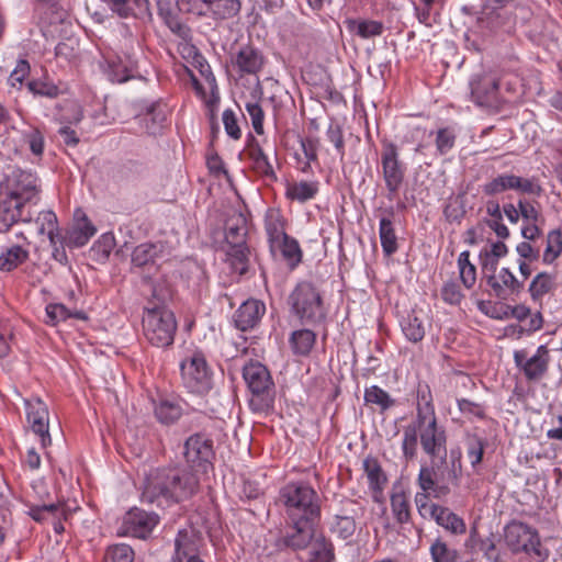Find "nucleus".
Segmentation results:
<instances>
[{
    "instance_id": "nucleus-1",
    "label": "nucleus",
    "mask_w": 562,
    "mask_h": 562,
    "mask_svg": "<svg viewBox=\"0 0 562 562\" xmlns=\"http://www.w3.org/2000/svg\"><path fill=\"white\" fill-rule=\"evenodd\" d=\"M41 182L35 172L12 168L0 182V223L9 229L19 222H31L29 206L37 204Z\"/></svg>"
},
{
    "instance_id": "nucleus-2",
    "label": "nucleus",
    "mask_w": 562,
    "mask_h": 562,
    "mask_svg": "<svg viewBox=\"0 0 562 562\" xmlns=\"http://www.w3.org/2000/svg\"><path fill=\"white\" fill-rule=\"evenodd\" d=\"M199 487V474L189 468L157 469L145 481L142 501L158 507H169L191 498Z\"/></svg>"
},
{
    "instance_id": "nucleus-3",
    "label": "nucleus",
    "mask_w": 562,
    "mask_h": 562,
    "mask_svg": "<svg viewBox=\"0 0 562 562\" xmlns=\"http://www.w3.org/2000/svg\"><path fill=\"white\" fill-rule=\"evenodd\" d=\"M291 313L301 324L317 327L325 323L327 311L319 289L310 281L299 282L289 295Z\"/></svg>"
},
{
    "instance_id": "nucleus-4",
    "label": "nucleus",
    "mask_w": 562,
    "mask_h": 562,
    "mask_svg": "<svg viewBox=\"0 0 562 562\" xmlns=\"http://www.w3.org/2000/svg\"><path fill=\"white\" fill-rule=\"evenodd\" d=\"M280 501L288 519H319L321 499L317 492L305 482H290L280 490Z\"/></svg>"
},
{
    "instance_id": "nucleus-5",
    "label": "nucleus",
    "mask_w": 562,
    "mask_h": 562,
    "mask_svg": "<svg viewBox=\"0 0 562 562\" xmlns=\"http://www.w3.org/2000/svg\"><path fill=\"white\" fill-rule=\"evenodd\" d=\"M416 425L423 451L432 460L447 458V431L438 424L435 408L430 403L417 407Z\"/></svg>"
},
{
    "instance_id": "nucleus-6",
    "label": "nucleus",
    "mask_w": 562,
    "mask_h": 562,
    "mask_svg": "<svg viewBox=\"0 0 562 562\" xmlns=\"http://www.w3.org/2000/svg\"><path fill=\"white\" fill-rule=\"evenodd\" d=\"M243 378L251 394L249 406L252 412L266 413L273 407L274 383L266 366L250 361L243 369Z\"/></svg>"
},
{
    "instance_id": "nucleus-7",
    "label": "nucleus",
    "mask_w": 562,
    "mask_h": 562,
    "mask_svg": "<svg viewBox=\"0 0 562 562\" xmlns=\"http://www.w3.org/2000/svg\"><path fill=\"white\" fill-rule=\"evenodd\" d=\"M142 325L144 337L151 346L167 348L173 344L178 324L170 310L164 306L145 307Z\"/></svg>"
},
{
    "instance_id": "nucleus-8",
    "label": "nucleus",
    "mask_w": 562,
    "mask_h": 562,
    "mask_svg": "<svg viewBox=\"0 0 562 562\" xmlns=\"http://www.w3.org/2000/svg\"><path fill=\"white\" fill-rule=\"evenodd\" d=\"M504 540L514 554L525 553L538 561H544L549 557L548 549L541 546L538 531L527 524L520 521L508 524L504 529Z\"/></svg>"
},
{
    "instance_id": "nucleus-9",
    "label": "nucleus",
    "mask_w": 562,
    "mask_h": 562,
    "mask_svg": "<svg viewBox=\"0 0 562 562\" xmlns=\"http://www.w3.org/2000/svg\"><path fill=\"white\" fill-rule=\"evenodd\" d=\"M183 386L193 394L205 395L213 387V372L201 351L187 356L180 363Z\"/></svg>"
},
{
    "instance_id": "nucleus-10",
    "label": "nucleus",
    "mask_w": 562,
    "mask_h": 562,
    "mask_svg": "<svg viewBox=\"0 0 562 562\" xmlns=\"http://www.w3.org/2000/svg\"><path fill=\"white\" fill-rule=\"evenodd\" d=\"M381 166L387 198L393 200L401 189L406 173V166L400 158L398 147L393 142H382Z\"/></svg>"
},
{
    "instance_id": "nucleus-11",
    "label": "nucleus",
    "mask_w": 562,
    "mask_h": 562,
    "mask_svg": "<svg viewBox=\"0 0 562 562\" xmlns=\"http://www.w3.org/2000/svg\"><path fill=\"white\" fill-rule=\"evenodd\" d=\"M214 456L213 440L205 434H193L184 441V460L196 474L206 473L213 467Z\"/></svg>"
},
{
    "instance_id": "nucleus-12",
    "label": "nucleus",
    "mask_w": 562,
    "mask_h": 562,
    "mask_svg": "<svg viewBox=\"0 0 562 562\" xmlns=\"http://www.w3.org/2000/svg\"><path fill=\"white\" fill-rule=\"evenodd\" d=\"M288 529L276 540L279 550L290 549L293 551L305 550L314 539V522L317 519H288Z\"/></svg>"
},
{
    "instance_id": "nucleus-13",
    "label": "nucleus",
    "mask_w": 562,
    "mask_h": 562,
    "mask_svg": "<svg viewBox=\"0 0 562 562\" xmlns=\"http://www.w3.org/2000/svg\"><path fill=\"white\" fill-rule=\"evenodd\" d=\"M24 406L30 429L38 438L41 448L45 450L52 445L48 407L37 396L24 400Z\"/></svg>"
},
{
    "instance_id": "nucleus-14",
    "label": "nucleus",
    "mask_w": 562,
    "mask_h": 562,
    "mask_svg": "<svg viewBox=\"0 0 562 562\" xmlns=\"http://www.w3.org/2000/svg\"><path fill=\"white\" fill-rule=\"evenodd\" d=\"M363 514L364 508L359 502L342 501L339 512L333 517L330 531L342 540L352 538L357 530V519H360Z\"/></svg>"
},
{
    "instance_id": "nucleus-15",
    "label": "nucleus",
    "mask_w": 562,
    "mask_h": 562,
    "mask_svg": "<svg viewBox=\"0 0 562 562\" xmlns=\"http://www.w3.org/2000/svg\"><path fill=\"white\" fill-rule=\"evenodd\" d=\"M550 361L549 349L541 345L536 353L528 358L525 349L514 352V362L519 368L528 381H538L544 376Z\"/></svg>"
},
{
    "instance_id": "nucleus-16",
    "label": "nucleus",
    "mask_w": 562,
    "mask_h": 562,
    "mask_svg": "<svg viewBox=\"0 0 562 562\" xmlns=\"http://www.w3.org/2000/svg\"><path fill=\"white\" fill-rule=\"evenodd\" d=\"M159 522V516L140 508H132L123 518L124 533L134 538L146 539Z\"/></svg>"
},
{
    "instance_id": "nucleus-17",
    "label": "nucleus",
    "mask_w": 562,
    "mask_h": 562,
    "mask_svg": "<svg viewBox=\"0 0 562 562\" xmlns=\"http://www.w3.org/2000/svg\"><path fill=\"white\" fill-rule=\"evenodd\" d=\"M498 79L491 74H481L470 81L471 99L479 106H492L498 101Z\"/></svg>"
},
{
    "instance_id": "nucleus-18",
    "label": "nucleus",
    "mask_w": 562,
    "mask_h": 562,
    "mask_svg": "<svg viewBox=\"0 0 562 562\" xmlns=\"http://www.w3.org/2000/svg\"><path fill=\"white\" fill-rule=\"evenodd\" d=\"M488 286L499 299H506L510 294L519 293L524 282L519 281L509 268L503 267L498 271L492 270L484 274Z\"/></svg>"
},
{
    "instance_id": "nucleus-19",
    "label": "nucleus",
    "mask_w": 562,
    "mask_h": 562,
    "mask_svg": "<svg viewBox=\"0 0 562 562\" xmlns=\"http://www.w3.org/2000/svg\"><path fill=\"white\" fill-rule=\"evenodd\" d=\"M97 233L95 226L88 220L81 210L75 212V223L64 237L65 244L69 248H79L85 246Z\"/></svg>"
},
{
    "instance_id": "nucleus-20",
    "label": "nucleus",
    "mask_w": 562,
    "mask_h": 562,
    "mask_svg": "<svg viewBox=\"0 0 562 562\" xmlns=\"http://www.w3.org/2000/svg\"><path fill=\"white\" fill-rule=\"evenodd\" d=\"M266 313V305L262 301L250 299L245 301L234 314L235 326L246 331L255 328Z\"/></svg>"
},
{
    "instance_id": "nucleus-21",
    "label": "nucleus",
    "mask_w": 562,
    "mask_h": 562,
    "mask_svg": "<svg viewBox=\"0 0 562 562\" xmlns=\"http://www.w3.org/2000/svg\"><path fill=\"white\" fill-rule=\"evenodd\" d=\"M233 65L243 75H256L265 65V56L258 48L251 45H244L235 55Z\"/></svg>"
},
{
    "instance_id": "nucleus-22",
    "label": "nucleus",
    "mask_w": 562,
    "mask_h": 562,
    "mask_svg": "<svg viewBox=\"0 0 562 562\" xmlns=\"http://www.w3.org/2000/svg\"><path fill=\"white\" fill-rule=\"evenodd\" d=\"M429 518L434 519L437 525L454 536L465 533L467 525L463 518L441 505H434Z\"/></svg>"
},
{
    "instance_id": "nucleus-23",
    "label": "nucleus",
    "mask_w": 562,
    "mask_h": 562,
    "mask_svg": "<svg viewBox=\"0 0 562 562\" xmlns=\"http://www.w3.org/2000/svg\"><path fill=\"white\" fill-rule=\"evenodd\" d=\"M247 155L250 158L252 169L257 175L270 181H277V175L269 157L254 137H251V140L247 146Z\"/></svg>"
},
{
    "instance_id": "nucleus-24",
    "label": "nucleus",
    "mask_w": 562,
    "mask_h": 562,
    "mask_svg": "<svg viewBox=\"0 0 562 562\" xmlns=\"http://www.w3.org/2000/svg\"><path fill=\"white\" fill-rule=\"evenodd\" d=\"M202 539L192 530L181 529L175 539L173 562H183L184 558L200 553Z\"/></svg>"
},
{
    "instance_id": "nucleus-25",
    "label": "nucleus",
    "mask_w": 562,
    "mask_h": 562,
    "mask_svg": "<svg viewBox=\"0 0 562 562\" xmlns=\"http://www.w3.org/2000/svg\"><path fill=\"white\" fill-rule=\"evenodd\" d=\"M313 328L308 326L295 329L290 334L289 346L294 356L307 357L312 352L317 338Z\"/></svg>"
},
{
    "instance_id": "nucleus-26",
    "label": "nucleus",
    "mask_w": 562,
    "mask_h": 562,
    "mask_svg": "<svg viewBox=\"0 0 562 562\" xmlns=\"http://www.w3.org/2000/svg\"><path fill=\"white\" fill-rule=\"evenodd\" d=\"M248 235L247 217L239 211H233L225 222L226 245L246 243Z\"/></svg>"
},
{
    "instance_id": "nucleus-27",
    "label": "nucleus",
    "mask_w": 562,
    "mask_h": 562,
    "mask_svg": "<svg viewBox=\"0 0 562 562\" xmlns=\"http://www.w3.org/2000/svg\"><path fill=\"white\" fill-rule=\"evenodd\" d=\"M437 472L434 465H422L417 476V484L423 492L431 493L432 497L441 498L450 493L448 484H438Z\"/></svg>"
},
{
    "instance_id": "nucleus-28",
    "label": "nucleus",
    "mask_w": 562,
    "mask_h": 562,
    "mask_svg": "<svg viewBox=\"0 0 562 562\" xmlns=\"http://www.w3.org/2000/svg\"><path fill=\"white\" fill-rule=\"evenodd\" d=\"M555 290L554 276L541 271L537 273L530 281L528 286V293L533 303L538 304L540 308L543 305V299L546 295L552 293Z\"/></svg>"
},
{
    "instance_id": "nucleus-29",
    "label": "nucleus",
    "mask_w": 562,
    "mask_h": 562,
    "mask_svg": "<svg viewBox=\"0 0 562 562\" xmlns=\"http://www.w3.org/2000/svg\"><path fill=\"white\" fill-rule=\"evenodd\" d=\"M319 191L318 181H292L285 183V198L299 203L313 200Z\"/></svg>"
},
{
    "instance_id": "nucleus-30",
    "label": "nucleus",
    "mask_w": 562,
    "mask_h": 562,
    "mask_svg": "<svg viewBox=\"0 0 562 562\" xmlns=\"http://www.w3.org/2000/svg\"><path fill=\"white\" fill-rule=\"evenodd\" d=\"M144 127L149 135L161 133L166 122V113L160 101L150 102L145 108V112L140 119Z\"/></svg>"
},
{
    "instance_id": "nucleus-31",
    "label": "nucleus",
    "mask_w": 562,
    "mask_h": 562,
    "mask_svg": "<svg viewBox=\"0 0 562 562\" xmlns=\"http://www.w3.org/2000/svg\"><path fill=\"white\" fill-rule=\"evenodd\" d=\"M467 547L477 548L490 562H499L501 554L496 547V536L491 533L486 538H480L475 528L471 529Z\"/></svg>"
},
{
    "instance_id": "nucleus-32",
    "label": "nucleus",
    "mask_w": 562,
    "mask_h": 562,
    "mask_svg": "<svg viewBox=\"0 0 562 562\" xmlns=\"http://www.w3.org/2000/svg\"><path fill=\"white\" fill-rule=\"evenodd\" d=\"M400 326L405 338L414 344L422 341L425 337L426 329L423 319L415 311L407 312L400 321Z\"/></svg>"
},
{
    "instance_id": "nucleus-33",
    "label": "nucleus",
    "mask_w": 562,
    "mask_h": 562,
    "mask_svg": "<svg viewBox=\"0 0 562 562\" xmlns=\"http://www.w3.org/2000/svg\"><path fill=\"white\" fill-rule=\"evenodd\" d=\"M227 261L233 270L244 274L248 270L249 248L246 243L226 245Z\"/></svg>"
},
{
    "instance_id": "nucleus-34",
    "label": "nucleus",
    "mask_w": 562,
    "mask_h": 562,
    "mask_svg": "<svg viewBox=\"0 0 562 562\" xmlns=\"http://www.w3.org/2000/svg\"><path fill=\"white\" fill-rule=\"evenodd\" d=\"M154 412L159 423L172 425L182 416L183 409L179 402L164 398L155 405Z\"/></svg>"
},
{
    "instance_id": "nucleus-35",
    "label": "nucleus",
    "mask_w": 562,
    "mask_h": 562,
    "mask_svg": "<svg viewBox=\"0 0 562 562\" xmlns=\"http://www.w3.org/2000/svg\"><path fill=\"white\" fill-rule=\"evenodd\" d=\"M546 247L541 256L543 265H553L562 255V229L554 228L546 235Z\"/></svg>"
},
{
    "instance_id": "nucleus-36",
    "label": "nucleus",
    "mask_w": 562,
    "mask_h": 562,
    "mask_svg": "<svg viewBox=\"0 0 562 562\" xmlns=\"http://www.w3.org/2000/svg\"><path fill=\"white\" fill-rule=\"evenodd\" d=\"M239 0H209L207 16L215 20L234 18L240 11Z\"/></svg>"
},
{
    "instance_id": "nucleus-37",
    "label": "nucleus",
    "mask_w": 562,
    "mask_h": 562,
    "mask_svg": "<svg viewBox=\"0 0 562 562\" xmlns=\"http://www.w3.org/2000/svg\"><path fill=\"white\" fill-rule=\"evenodd\" d=\"M507 252L508 247L503 241L492 243L490 249L482 250L480 261L483 274H487V271L497 270L498 260L505 257Z\"/></svg>"
},
{
    "instance_id": "nucleus-38",
    "label": "nucleus",
    "mask_w": 562,
    "mask_h": 562,
    "mask_svg": "<svg viewBox=\"0 0 562 562\" xmlns=\"http://www.w3.org/2000/svg\"><path fill=\"white\" fill-rule=\"evenodd\" d=\"M273 255L280 254L292 267L299 265L302 260V251L296 239L285 236L279 241V246L270 247Z\"/></svg>"
},
{
    "instance_id": "nucleus-39",
    "label": "nucleus",
    "mask_w": 562,
    "mask_h": 562,
    "mask_svg": "<svg viewBox=\"0 0 562 562\" xmlns=\"http://www.w3.org/2000/svg\"><path fill=\"white\" fill-rule=\"evenodd\" d=\"M379 235L383 252L391 256L397 251V237L391 217H381L379 224Z\"/></svg>"
},
{
    "instance_id": "nucleus-40",
    "label": "nucleus",
    "mask_w": 562,
    "mask_h": 562,
    "mask_svg": "<svg viewBox=\"0 0 562 562\" xmlns=\"http://www.w3.org/2000/svg\"><path fill=\"white\" fill-rule=\"evenodd\" d=\"M45 312H46V317H47L46 323L50 324V325H56L57 323L64 322L71 317L81 319V321L88 319V316L85 312H82V311H74L72 312L69 308H67L64 304H60V303L48 304L45 308Z\"/></svg>"
},
{
    "instance_id": "nucleus-41",
    "label": "nucleus",
    "mask_w": 562,
    "mask_h": 562,
    "mask_svg": "<svg viewBox=\"0 0 562 562\" xmlns=\"http://www.w3.org/2000/svg\"><path fill=\"white\" fill-rule=\"evenodd\" d=\"M418 428L416 425V420L412 424L407 425L403 429V438H402V452L403 458L406 462L413 461L417 457V447H418Z\"/></svg>"
},
{
    "instance_id": "nucleus-42",
    "label": "nucleus",
    "mask_w": 562,
    "mask_h": 562,
    "mask_svg": "<svg viewBox=\"0 0 562 562\" xmlns=\"http://www.w3.org/2000/svg\"><path fill=\"white\" fill-rule=\"evenodd\" d=\"M363 469L367 474L369 487L374 492L382 491L387 479L380 462L375 458L368 457L363 461Z\"/></svg>"
},
{
    "instance_id": "nucleus-43",
    "label": "nucleus",
    "mask_w": 562,
    "mask_h": 562,
    "mask_svg": "<svg viewBox=\"0 0 562 562\" xmlns=\"http://www.w3.org/2000/svg\"><path fill=\"white\" fill-rule=\"evenodd\" d=\"M512 191L519 195H532L539 198L543 189L537 177H521L513 173L512 177Z\"/></svg>"
},
{
    "instance_id": "nucleus-44",
    "label": "nucleus",
    "mask_w": 562,
    "mask_h": 562,
    "mask_svg": "<svg viewBox=\"0 0 562 562\" xmlns=\"http://www.w3.org/2000/svg\"><path fill=\"white\" fill-rule=\"evenodd\" d=\"M429 553L432 562H459L460 560L458 550L451 548L441 537L431 542Z\"/></svg>"
},
{
    "instance_id": "nucleus-45",
    "label": "nucleus",
    "mask_w": 562,
    "mask_h": 562,
    "mask_svg": "<svg viewBox=\"0 0 562 562\" xmlns=\"http://www.w3.org/2000/svg\"><path fill=\"white\" fill-rule=\"evenodd\" d=\"M27 257L29 251L21 246L14 245L9 247L0 255V270L12 271L22 265Z\"/></svg>"
},
{
    "instance_id": "nucleus-46",
    "label": "nucleus",
    "mask_w": 562,
    "mask_h": 562,
    "mask_svg": "<svg viewBox=\"0 0 562 562\" xmlns=\"http://www.w3.org/2000/svg\"><path fill=\"white\" fill-rule=\"evenodd\" d=\"M348 29L361 38L380 36L383 32V24L374 20H349Z\"/></svg>"
},
{
    "instance_id": "nucleus-47",
    "label": "nucleus",
    "mask_w": 562,
    "mask_h": 562,
    "mask_svg": "<svg viewBox=\"0 0 562 562\" xmlns=\"http://www.w3.org/2000/svg\"><path fill=\"white\" fill-rule=\"evenodd\" d=\"M513 173H499L482 184V192L486 196H495L512 191Z\"/></svg>"
},
{
    "instance_id": "nucleus-48",
    "label": "nucleus",
    "mask_w": 562,
    "mask_h": 562,
    "mask_svg": "<svg viewBox=\"0 0 562 562\" xmlns=\"http://www.w3.org/2000/svg\"><path fill=\"white\" fill-rule=\"evenodd\" d=\"M21 142L23 146H27L31 153L36 157H42L44 151V135L34 126H27L21 132Z\"/></svg>"
},
{
    "instance_id": "nucleus-49",
    "label": "nucleus",
    "mask_w": 562,
    "mask_h": 562,
    "mask_svg": "<svg viewBox=\"0 0 562 562\" xmlns=\"http://www.w3.org/2000/svg\"><path fill=\"white\" fill-rule=\"evenodd\" d=\"M391 509L398 524H406L411 519L409 497L404 492L391 496Z\"/></svg>"
},
{
    "instance_id": "nucleus-50",
    "label": "nucleus",
    "mask_w": 562,
    "mask_h": 562,
    "mask_svg": "<svg viewBox=\"0 0 562 562\" xmlns=\"http://www.w3.org/2000/svg\"><path fill=\"white\" fill-rule=\"evenodd\" d=\"M364 401L367 404L379 406L381 412H385L395 405V400L378 385H371L364 390Z\"/></svg>"
},
{
    "instance_id": "nucleus-51",
    "label": "nucleus",
    "mask_w": 562,
    "mask_h": 562,
    "mask_svg": "<svg viewBox=\"0 0 562 562\" xmlns=\"http://www.w3.org/2000/svg\"><path fill=\"white\" fill-rule=\"evenodd\" d=\"M457 405L460 413L469 420H484L487 417V407L484 403H477L469 398H457Z\"/></svg>"
},
{
    "instance_id": "nucleus-52",
    "label": "nucleus",
    "mask_w": 562,
    "mask_h": 562,
    "mask_svg": "<svg viewBox=\"0 0 562 562\" xmlns=\"http://www.w3.org/2000/svg\"><path fill=\"white\" fill-rule=\"evenodd\" d=\"M458 267L463 285L471 289L476 281V268L470 262V251L464 250L459 255Z\"/></svg>"
},
{
    "instance_id": "nucleus-53",
    "label": "nucleus",
    "mask_w": 562,
    "mask_h": 562,
    "mask_svg": "<svg viewBox=\"0 0 562 562\" xmlns=\"http://www.w3.org/2000/svg\"><path fill=\"white\" fill-rule=\"evenodd\" d=\"M486 440L475 434L467 435V456L472 468H476L483 459Z\"/></svg>"
},
{
    "instance_id": "nucleus-54",
    "label": "nucleus",
    "mask_w": 562,
    "mask_h": 562,
    "mask_svg": "<svg viewBox=\"0 0 562 562\" xmlns=\"http://www.w3.org/2000/svg\"><path fill=\"white\" fill-rule=\"evenodd\" d=\"M105 75L110 81L122 83L134 77V68L122 60H112L109 63Z\"/></svg>"
},
{
    "instance_id": "nucleus-55",
    "label": "nucleus",
    "mask_w": 562,
    "mask_h": 562,
    "mask_svg": "<svg viewBox=\"0 0 562 562\" xmlns=\"http://www.w3.org/2000/svg\"><path fill=\"white\" fill-rule=\"evenodd\" d=\"M135 558L134 550L125 543H116L108 547L103 562H133Z\"/></svg>"
},
{
    "instance_id": "nucleus-56",
    "label": "nucleus",
    "mask_w": 562,
    "mask_h": 562,
    "mask_svg": "<svg viewBox=\"0 0 562 562\" xmlns=\"http://www.w3.org/2000/svg\"><path fill=\"white\" fill-rule=\"evenodd\" d=\"M265 229L268 236L269 246H279V241L286 235L283 222L278 216H269L265 222Z\"/></svg>"
},
{
    "instance_id": "nucleus-57",
    "label": "nucleus",
    "mask_w": 562,
    "mask_h": 562,
    "mask_svg": "<svg viewBox=\"0 0 562 562\" xmlns=\"http://www.w3.org/2000/svg\"><path fill=\"white\" fill-rule=\"evenodd\" d=\"M457 135L453 128L442 127L436 132L435 144L439 155H447L454 147Z\"/></svg>"
},
{
    "instance_id": "nucleus-58",
    "label": "nucleus",
    "mask_w": 562,
    "mask_h": 562,
    "mask_svg": "<svg viewBox=\"0 0 562 562\" xmlns=\"http://www.w3.org/2000/svg\"><path fill=\"white\" fill-rule=\"evenodd\" d=\"M55 55L57 58L75 64L80 55L79 43L71 38L60 42L55 48Z\"/></svg>"
},
{
    "instance_id": "nucleus-59",
    "label": "nucleus",
    "mask_w": 562,
    "mask_h": 562,
    "mask_svg": "<svg viewBox=\"0 0 562 562\" xmlns=\"http://www.w3.org/2000/svg\"><path fill=\"white\" fill-rule=\"evenodd\" d=\"M311 559L314 562H326L331 557V544L324 536L315 537L310 544Z\"/></svg>"
},
{
    "instance_id": "nucleus-60",
    "label": "nucleus",
    "mask_w": 562,
    "mask_h": 562,
    "mask_svg": "<svg viewBox=\"0 0 562 562\" xmlns=\"http://www.w3.org/2000/svg\"><path fill=\"white\" fill-rule=\"evenodd\" d=\"M38 221H41L40 233H47L50 245H55V238H58L57 233V216L53 211H44L40 213Z\"/></svg>"
},
{
    "instance_id": "nucleus-61",
    "label": "nucleus",
    "mask_w": 562,
    "mask_h": 562,
    "mask_svg": "<svg viewBox=\"0 0 562 562\" xmlns=\"http://www.w3.org/2000/svg\"><path fill=\"white\" fill-rule=\"evenodd\" d=\"M544 224V217L542 214H539L532 221L522 222L520 228V235L524 239L527 240H537L543 234L542 226Z\"/></svg>"
},
{
    "instance_id": "nucleus-62",
    "label": "nucleus",
    "mask_w": 562,
    "mask_h": 562,
    "mask_svg": "<svg viewBox=\"0 0 562 562\" xmlns=\"http://www.w3.org/2000/svg\"><path fill=\"white\" fill-rule=\"evenodd\" d=\"M245 110L250 117L254 131L258 135H262L265 133V130H263L265 112H263L261 105L257 101H248L245 104Z\"/></svg>"
},
{
    "instance_id": "nucleus-63",
    "label": "nucleus",
    "mask_w": 562,
    "mask_h": 562,
    "mask_svg": "<svg viewBox=\"0 0 562 562\" xmlns=\"http://www.w3.org/2000/svg\"><path fill=\"white\" fill-rule=\"evenodd\" d=\"M177 5L181 12L207 16L209 0H177Z\"/></svg>"
},
{
    "instance_id": "nucleus-64",
    "label": "nucleus",
    "mask_w": 562,
    "mask_h": 562,
    "mask_svg": "<svg viewBox=\"0 0 562 562\" xmlns=\"http://www.w3.org/2000/svg\"><path fill=\"white\" fill-rule=\"evenodd\" d=\"M115 246L114 236L110 233L103 234L93 244L92 251L101 259H108Z\"/></svg>"
}]
</instances>
